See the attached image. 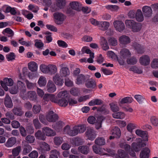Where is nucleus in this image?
Masks as SVG:
<instances>
[{
  "instance_id": "nucleus-1",
  "label": "nucleus",
  "mask_w": 158,
  "mask_h": 158,
  "mask_svg": "<svg viewBox=\"0 0 158 158\" xmlns=\"http://www.w3.org/2000/svg\"><path fill=\"white\" fill-rule=\"evenodd\" d=\"M126 26L131 29L134 32H137L141 28V24L135 22L132 20H126L125 22Z\"/></svg>"
},
{
  "instance_id": "nucleus-2",
  "label": "nucleus",
  "mask_w": 158,
  "mask_h": 158,
  "mask_svg": "<svg viewBox=\"0 0 158 158\" xmlns=\"http://www.w3.org/2000/svg\"><path fill=\"white\" fill-rule=\"evenodd\" d=\"M21 90L20 95L23 96L22 94L24 95L26 92V87L25 84L22 81H18L17 82V88L16 89V92H13V91H11V93L12 94H15L17 93L18 90Z\"/></svg>"
},
{
  "instance_id": "nucleus-3",
  "label": "nucleus",
  "mask_w": 158,
  "mask_h": 158,
  "mask_svg": "<svg viewBox=\"0 0 158 158\" xmlns=\"http://www.w3.org/2000/svg\"><path fill=\"white\" fill-rule=\"evenodd\" d=\"M1 85L4 89L7 91L8 88L7 86H12L13 85L14 82L13 80L11 78H5L3 79V81H0Z\"/></svg>"
},
{
  "instance_id": "nucleus-4",
  "label": "nucleus",
  "mask_w": 158,
  "mask_h": 158,
  "mask_svg": "<svg viewBox=\"0 0 158 158\" xmlns=\"http://www.w3.org/2000/svg\"><path fill=\"white\" fill-rule=\"evenodd\" d=\"M53 16L55 19V23L58 25L62 23L66 18V16L58 12L54 13Z\"/></svg>"
},
{
  "instance_id": "nucleus-5",
  "label": "nucleus",
  "mask_w": 158,
  "mask_h": 158,
  "mask_svg": "<svg viewBox=\"0 0 158 158\" xmlns=\"http://www.w3.org/2000/svg\"><path fill=\"white\" fill-rule=\"evenodd\" d=\"M77 130L75 126L71 128L69 125L66 126L64 128V131L65 133L72 136H76L78 134Z\"/></svg>"
},
{
  "instance_id": "nucleus-6",
  "label": "nucleus",
  "mask_w": 158,
  "mask_h": 158,
  "mask_svg": "<svg viewBox=\"0 0 158 158\" xmlns=\"http://www.w3.org/2000/svg\"><path fill=\"white\" fill-rule=\"evenodd\" d=\"M139 141L137 143H133L131 146L134 150L136 152L139 151L141 148L146 146V144L142 142L141 139H139Z\"/></svg>"
},
{
  "instance_id": "nucleus-7",
  "label": "nucleus",
  "mask_w": 158,
  "mask_h": 158,
  "mask_svg": "<svg viewBox=\"0 0 158 158\" xmlns=\"http://www.w3.org/2000/svg\"><path fill=\"white\" fill-rule=\"evenodd\" d=\"M58 116L52 111L48 112L46 115L47 120L49 122H54L58 119Z\"/></svg>"
},
{
  "instance_id": "nucleus-8",
  "label": "nucleus",
  "mask_w": 158,
  "mask_h": 158,
  "mask_svg": "<svg viewBox=\"0 0 158 158\" xmlns=\"http://www.w3.org/2000/svg\"><path fill=\"white\" fill-rule=\"evenodd\" d=\"M114 27L116 30L121 32L125 28V25L121 21L115 20L113 23Z\"/></svg>"
},
{
  "instance_id": "nucleus-9",
  "label": "nucleus",
  "mask_w": 158,
  "mask_h": 158,
  "mask_svg": "<svg viewBox=\"0 0 158 158\" xmlns=\"http://www.w3.org/2000/svg\"><path fill=\"white\" fill-rule=\"evenodd\" d=\"M85 133L88 139L91 140H93L96 136V132L92 128H88Z\"/></svg>"
},
{
  "instance_id": "nucleus-10",
  "label": "nucleus",
  "mask_w": 158,
  "mask_h": 158,
  "mask_svg": "<svg viewBox=\"0 0 158 158\" xmlns=\"http://www.w3.org/2000/svg\"><path fill=\"white\" fill-rule=\"evenodd\" d=\"M142 11L145 17H149L152 16V11L151 8L148 6H144L142 8Z\"/></svg>"
},
{
  "instance_id": "nucleus-11",
  "label": "nucleus",
  "mask_w": 158,
  "mask_h": 158,
  "mask_svg": "<svg viewBox=\"0 0 158 158\" xmlns=\"http://www.w3.org/2000/svg\"><path fill=\"white\" fill-rule=\"evenodd\" d=\"M135 133L138 136L141 137L143 141H148V135L146 131H143L139 129H137L135 131Z\"/></svg>"
},
{
  "instance_id": "nucleus-12",
  "label": "nucleus",
  "mask_w": 158,
  "mask_h": 158,
  "mask_svg": "<svg viewBox=\"0 0 158 158\" xmlns=\"http://www.w3.org/2000/svg\"><path fill=\"white\" fill-rule=\"evenodd\" d=\"M70 7L73 10L77 11H80L81 9V4L77 1H73L69 4Z\"/></svg>"
},
{
  "instance_id": "nucleus-13",
  "label": "nucleus",
  "mask_w": 158,
  "mask_h": 158,
  "mask_svg": "<svg viewBox=\"0 0 158 158\" xmlns=\"http://www.w3.org/2000/svg\"><path fill=\"white\" fill-rule=\"evenodd\" d=\"M139 63L143 65H147L150 63V59L148 55H143L139 59Z\"/></svg>"
},
{
  "instance_id": "nucleus-14",
  "label": "nucleus",
  "mask_w": 158,
  "mask_h": 158,
  "mask_svg": "<svg viewBox=\"0 0 158 158\" xmlns=\"http://www.w3.org/2000/svg\"><path fill=\"white\" fill-rule=\"evenodd\" d=\"M85 85L87 88L91 89H95L96 87V82L92 78L87 80L85 83Z\"/></svg>"
},
{
  "instance_id": "nucleus-15",
  "label": "nucleus",
  "mask_w": 158,
  "mask_h": 158,
  "mask_svg": "<svg viewBox=\"0 0 158 158\" xmlns=\"http://www.w3.org/2000/svg\"><path fill=\"white\" fill-rule=\"evenodd\" d=\"M53 80L55 84L59 86H62L64 82L63 79H61L60 76L58 74H56L53 77Z\"/></svg>"
},
{
  "instance_id": "nucleus-16",
  "label": "nucleus",
  "mask_w": 158,
  "mask_h": 158,
  "mask_svg": "<svg viewBox=\"0 0 158 158\" xmlns=\"http://www.w3.org/2000/svg\"><path fill=\"white\" fill-rule=\"evenodd\" d=\"M43 132L48 136H54L56 135V132L52 130L48 127H44L42 128Z\"/></svg>"
},
{
  "instance_id": "nucleus-17",
  "label": "nucleus",
  "mask_w": 158,
  "mask_h": 158,
  "mask_svg": "<svg viewBox=\"0 0 158 158\" xmlns=\"http://www.w3.org/2000/svg\"><path fill=\"white\" fill-rule=\"evenodd\" d=\"M150 150L147 147L143 149L139 154L140 158H149Z\"/></svg>"
},
{
  "instance_id": "nucleus-18",
  "label": "nucleus",
  "mask_w": 158,
  "mask_h": 158,
  "mask_svg": "<svg viewBox=\"0 0 158 158\" xmlns=\"http://www.w3.org/2000/svg\"><path fill=\"white\" fill-rule=\"evenodd\" d=\"M120 43L123 45H126L129 44L130 42V39L127 36L122 35L119 39Z\"/></svg>"
},
{
  "instance_id": "nucleus-19",
  "label": "nucleus",
  "mask_w": 158,
  "mask_h": 158,
  "mask_svg": "<svg viewBox=\"0 0 158 158\" xmlns=\"http://www.w3.org/2000/svg\"><path fill=\"white\" fill-rule=\"evenodd\" d=\"M16 142V139L15 137H11L8 139L5 143V145L7 148H10L14 145Z\"/></svg>"
},
{
  "instance_id": "nucleus-20",
  "label": "nucleus",
  "mask_w": 158,
  "mask_h": 158,
  "mask_svg": "<svg viewBox=\"0 0 158 158\" xmlns=\"http://www.w3.org/2000/svg\"><path fill=\"white\" fill-rule=\"evenodd\" d=\"M87 76H89L88 75H84L81 74L77 76L76 79V84L78 85L84 84L86 80Z\"/></svg>"
},
{
  "instance_id": "nucleus-21",
  "label": "nucleus",
  "mask_w": 158,
  "mask_h": 158,
  "mask_svg": "<svg viewBox=\"0 0 158 158\" xmlns=\"http://www.w3.org/2000/svg\"><path fill=\"white\" fill-rule=\"evenodd\" d=\"M120 53L121 56L124 59H128L131 56V53L126 48L122 49L120 52Z\"/></svg>"
},
{
  "instance_id": "nucleus-22",
  "label": "nucleus",
  "mask_w": 158,
  "mask_h": 158,
  "mask_svg": "<svg viewBox=\"0 0 158 158\" xmlns=\"http://www.w3.org/2000/svg\"><path fill=\"white\" fill-rule=\"evenodd\" d=\"M133 101V99L131 97H126L123 98L118 102V104L119 106H121L122 104H130Z\"/></svg>"
},
{
  "instance_id": "nucleus-23",
  "label": "nucleus",
  "mask_w": 158,
  "mask_h": 158,
  "mask_svg": "<svg viewBox=\"0 0 158 158\" xmlns=\"http://www.w3.org/2000/svg\"><path fill=\"white\" fill-rule=\"evenodd\" d=\"M110 26V23L107 21L99 22L98 27L102 31L106 30Z\"/></svg>"
},
{
  "instance_id": "nucleus-24",
  "label": "nucleus",
  "mask_w": 158,
  "mask_h": 158,
  "mask_svg": "<svg viewBox=\"0 0 158 158\" xmlns=\"http://www.w3.org/2000/svg\"><path fill=\"white\" fill-rule=\"evenodd\" d=\"M4 103L7 107L10 108L13 107V104L11 99L9 95H6L4 99Z\"/></svg>"
},
{
  "instance_id": "nucleus-25",
  "label": "nucleus",
  "mask_w": 158,
  "mask_h": 158,
  "mask_svg": "<svg viewBox=\"0 0 158 158\" xmlns=\"http://www.w3.org/2000/svg\"><path fill=\"white\" fill-rule=\"evenodd\" d=\"M133 46L138 53L142 54L144 53V50L143 46H141L140 44L135 42L133 44Z\"/></svg>"
},
{
  "instance_id": "nucleus-26",
  "label": "nucleus",
  "mask_w": 158,
  "mask_h": 158,
  "mask_svg": "<svg viewBox=\"0 0 158 158\" xmlns=\"http://www.w3.org/2000/svg\"><path fill=\"white\" fill-rule=\"evenodd\" d=\"M78 150L79 152L85 155L88 154L89 151V147L87 145L80 146L78 148Z\"/></svg>"
},
{
  "instance_id": "nucleus-27",
  "label": "nucleus",
  "mask_w": 158,
  "mask_h": 158,
  "mask_svg": "<svg viewBox=\"0 0 158 158\" xmlns=\"http://www.w3.org/2000/svg\"><path fill=\"white\" fill-rule=\"evenodd\" d=\"M2 34L6 35L8 37L12 38L14 35V31L10 28H7L2 32Z\"/></svg>"
},
{
  "instance_id": "nucleus-28",
  "label": "nucleus",
  "mask_w": 158,
  "mask_h": 158,
  "mask_svg": "<svg viewBox=\"0 0 158 158\" xmlns=\"http://www.w3.org/2000/svg\"><path fill=\"white\" fill-rule=\"evenodd\" d=\"M39 149L46 151H49L50 150L49 145L44 142H41L39 143Z\"/></svg>"
},
{
  "instance_id": "nucleus-29",
  "label": "nucleus",
  "mask_w": 158,
  "mask_h": 158,
  "mask_svg": "<svg viewBox=\"0 0 158 158\" xmlns=\"http://www.w3.org/2000/svg\"><path fill=\"white\" fill-rule=\"evenodd\" d=\"M55 95L53 94H45L43 97L44 101L48 102L49 100L54 102L55 100Z\"/></svg>"
},
{
  "instance_id": "nucleus-30",
  "label": "nucleus",
  "mask_w": 158,
  "mask_h": 158,
  "mask_svg": "<svg viewBox=\"0 0 158 158\" xmlns=\"http://www.w3.org/2000/svg\"><path fill=\"white\" fill-rule=\"evenodd\" d=\"M35 136L36 139L44 140L45 139L46 137L44 133L43 132H42L41 130H39L36 132L35 134Z\"/></svg>"
},
{
  "instance_id": "nucleus-31",
  "label": "nucleus",
  "mask_w": 158,
  "mask_h": 158,
  "mask_svg": "<svg viewBox=\"0 0 158 158\" xmlns=\"http://www.w3.org/2000/svg\"><path fill=\"white\" fill-rule=\"evenodd\" d=\"M103 102L101 99L98 98L93 99L89 102L88 103L89 106H93L94 105H100L102 104Z\"/></svg>"
},
{
  "instance_id": "nucleus-32",
  "label": "nucleus",
  "mask_w": 158,
  "mask_h": 158,
  "mask_svg": "<svg viewBox=\"0 0 158 158\" xmlns=\"http://www.w3.org/2000/svg\"><path fill=\"white\" fill-rule=\"evenodd\" d=\"M54 102L58 103L60 106L65 107L68 104V102L65 98H61L58 100L55 98Z\"/></svg>"
},
{
  "instance_id": "nucleus-33",
  "label": "nucleus",
  "mask_w": 158,
  "mask_h": 158,
  "mask_svg": "<svg viewBox=\"0 0 158 158\" xmlns=\"http://www.w3.org/2000/svg\"><path fill=\"white\" fill-rule=\"evenodd\" d=\"M48 91L50 93H53L56 89L55 85L51 81H49L48 83Z\"/></svg>"
},
{
  "instance_id": "nucleus-34",
  "label": "nucleus",
  "mask_w": 158,
  "mask_h": 158,
  "mask_svg": "<svg viewBox=\"0 0 158 158\" xmlns=\"http://www.w3.org/2000/svg\"><path fill=\"white\" fill-rule=\"evenodd\" d=\"M112 116L115 118L122 119L124 118L125 114L122 112H117L113 114Z\"/></svg>"
},
{
  "instance_id": "nucleus-35",
  "label": "nucleus",
  "mask_w": 158,
  "mask_h": 158,
  "mask_svg": "<svg viewBox=\"0 0 158 158\" xmlns=\"http://www.w3.org/2000/svg\"><path fill=\"white\" fill-rule=\"evenodd\" d=\"M29 69L32 72L36 71L37 69V64L35 62L31 61L28 64Z\"/></svg>"
},
{
  "instance_id": "nucleus-36",
  "label": "nucleus",
  "mask_w": 158,
  "mask_h": 158,
  "mask_svg": "<svg viewBox=\"0 0 158 158\" xmlns=\"http://www.w3.org/2000/svg\"><path fill=\"white\" fill-rule=\"evenodd\" d=\"M135 17L136 20L138 22H141L143 20V16L140 9H138L137 10Z\"/></svg>"
},
{
  "instance_id": "nucleus-37",
  "label": "nucleus",
  "mask_w": 158,
  "mask_h": 158,
  "mask_svg": "<svg viewBox=\"0 0 158 158\" xmlns=\"http://www.w3.org/2000/svg\"><path fill=\"white\" fill-rule=\"evenodd\" d=\"M112 133L113 135H114L115 137L116 138H119L121 135L120 130L117 127H115L113 129Z\"/></svg>"
},
{
  "instance_id": "nucleus-38",
  "label": "nucleus",
  "mask_w": 158,
  "mask_h": 158,
  "mask_svg": "<svg viewBox=\"0 0 158 158\" xmlns=\"http://www.w3.org/2000/svg\"><path fill=\"white\" fill-rule=\"evenodd\" d=\"M28 97L31 101H36L37 95L36 92L33 91H30L28 93Z\"/></svg>"
},
{
  "instance_id": "nucleus-39",
  "label": "nucleus",
  "mask_w": 158,
  "mask_h": 158,
  "mask_svg": "<svg viewBox=\"0 0 158 158\" xmlns=\"http://www.w3.org/2000/svg\"><path fill=\"white\" fill-rule=\"evenodd\" d=\"M48 68V73L53 74L57 72V68L56 65L53 64H49Z\"/></svg>"
},
{
  "instance_id": "nucleus-40",
  "label": "nucleus",
  "mask_w": 158,
  "mask_h": 158,
  "mask_svg": "<svg viewBox=\"0 0 158 158\" xmlns=\"http://www.w3.org/2000/svg\"><path fill=\"white\" fill-rule=\"evenodd\" d=\"M134 98L140 104H142L146 101L145 98L143 96L139 94L135 95Z\"/></svg>"
},
{
  "instance_id": "nucleus-41",
  "label": "nucleus",
  "mask_w": 158,
  "mask_h": 158,
  "mask_svg": "<svg viewBox=\"0 0 158 158\" xmlns=\"http://www.w3.org/2000/svg\"><path fill=\"white\" fill-rule=\"evenodd\" d=\"M12 111L13 114L17 116H21L23 114V112L21 108H14Z\"/></svg>"
},
{
  "instance_id": "nucleus-42",
  "label": "nucleus",
  "mask_w": 158,
  "mask_h": 158,
  "mask_svg": "<svg viewBox=\"0 0 158 158\" xmlns=\"http://www.w3.org/2000/svg\"><path fill=\"white\" fill-rule=\"evenodd\" d=\"M95 143L96 144L99 146H102L105 144V140L102 137H99L97 138L95 140Z\"/></svg>"
},
{
  "instance_id": "nucleus-43",
  "label": "nucleus",
  "mask_w": 158,
  "mask_h": 158,
  "mask_svg": "<svg viewBox=\"0 0 158 158\" xmlns=\"http://www.w3.org/2000/svg\"><path fill=\"white\" fill-rule=\"evenodd\" d=\"M118 153L119 156L121 158H130L128 153L123 150H118Z\"/></svg>"
},
{
  "instance_id": "nucleus-44",
  "label": "nucleus",
  "mask_w": 158,
  "mask_h": 158,
  "mask_svg": "<svg viewBox=\"0 0 158 158\" xmlns=\"http://www.w3.org/2000/svg\"><path fill=\"white\" fill-rule=\"evenodd\" d=\"M61 75L63 77H66L69 75L70 73L69 69L66 67L62 68L60 71Z\"/></svg>"
},
{
  "instance_id": "nucleus-45",
  "label": "nucleus",
  "mask_w": 158,
  "mask_h": 158,
  "mask_svg": "<svg viewBox=\"0 0 158 158\" xmlns=\"http://www.w3.org/2000/svg\"><path fill=\"white\" fill-rule=\"evenodd\" d=\"M97 111L102 112L105 114H108L109 112V110L106 108V106L104 105L98 107L97 109Z\"/></svg>"
},
{
  "instance_id": "nucleus-46",
  "label": "nucleus",
  "mask_w": 158,
  "mask_h": 158,
  "mask_svg": "<svg viewBox=\"0 0 158 158\" xmlns=\"http://www.w3.org/2000/svg\"><path fill=\"white\" fill-rule=\"evenodd\" d=\"M129 70L134 73L138 74H141L143 73V71L140 68H138L135 66H133L130 68Z\"/></svg>"
},
{
  "instance_id": "nucleus-47",
  "label": "nucleus",
  "mask_w": 158,
  "mask_h": 158,
  "mask_svg": "<svg viewBox=\"0 0 158 158\" xmlns=\"http://www.w3.org/2000/svg\"><path fill=\"white\" fill-rule=\"evenodd\" d=\"M56 4L60 9H62L64 7L66 2L65 0H56Z\"/></svg>"
},
{
  "instance_id": "nucleus-48",
  "label": "nucleus",
  "mask_w": 158,
  "mask_h": 158,
  "mask_svg": "<svg viewBox=\"0 0 158 158\" xmlns=\"http://www.w3.org/2000/svg\"><path fill=\"white\" fill-rule=\"evenodd\" d=\"M109 105L110 106V109L112 112H115L119 111V107L117 104L112 102L110 103Z\"/></svg>"
},
{
  "instance_id": "nucleus-49",
  "label": "nucleus",
  "mask_w": 158,
  "mask_h": 158,
  "mask_svg": "<svg viewBox=\"0 0 158 158\" xmlns=\"http://www.w3.org/2000/svg\"><path fill=\"white\" fill-rule=\"evenodd\" d=\"M71 143L74 146H78L80 144H82V141L81 139L76 138L72 139Z\"/></svg>"
},
{
  "instance_id": "nucleus-50",
  "label": "nucleus",
  "mask_w": 158,
  "mask_h": 158,
  "mask_svg": "<svg viewBox=\"0 0 158 158\" xmlns=\"http://www.w3.org/2000/svg\"><path fill=\"white\" fill-rule=\"evenodd\" d=\"M60 155L59 151L56 150L51 151L49 158H58V156Z\"/></svg>"
},
{
  "instance_id": "nucleus-51",
  "label": "nucleus",
  "mask_w": 158,
  "mask_h": 158,
  "mask_svg": "<svg viewBox=\"0 0 158 158\" xmlns=\"http://www.w3.org/2000/svg\"><path fill=\"white\" fill-rule=\"evenodd\" d=\"M46 80L45 77L41 76L39 78L38 81V83L40 86H44L45 85L46 83Z\"/></svg>"
},
{
  "instance_id": "nucleus-52",
  "label": "nucleus",
  "mask_w": 158,
  "mask_h": 158,
  "mask_svg": "<svg viewBox=\"0 0 158 158\" xmlns=\"http://www.w3.org/2000/svg\"><path fill=\"white\" fill-rule=\"evenodd\" d=\"M32 150V148L30 145H25L24 146L23 153L24 155L30 152Z\"/></svg>"
},
{
  "instance_id": "nucleus-53",
  "label": "nucleus",
  "mask_w": 158,
  "mask_h": 158,
  "mask_svg": "<svg viewBox=\"0 0 158 158\" xmlns=\"http://www.w3.org/2000/svg\"><path fill=\"white\" fill-rule=\"evenodd\" d=\"M53 141L55 145H59L62 143L63 139L61 137H55L54 138Z\"/></svg>"
},
{
  "instance_id": "nucleus-54",
  "label": "nucleus",
  "mask_w": 158,
  "mask_h": 158,
  "mask_svg": "<svg viewBox=\"0 0 158 158\" xmlns=\"http://www.w3.org/2000/svg\"><path fill=\"white\" fill-rule=\"evenodd\" d=\"M68 93L66 90H64L59 92L57 94V97L61 98H65L67 97Z\"/></svg>"
},
{
  "instance_id": "nucleus-55",
  "label": "nucleus",
  "mask_w": 158,
  "mask_h": 158,
  "mask_svg": "<svg viewBox=\"0 0 158 158\" xmlns=\"http://www.w3.org/2000/svg\"><path fill=\"white\" fill-rule=\"evenodd\" d=\"M21 150L20 146H18L14 148L12 151V154L14 156H17Z\"/></svg>"
},
{
  "instance_id": "nucleus-56",
  "label": "nucleus",
  "mask_w": 158,
  "mask_h": 158,
  "mask_svg": "<svg viewBox=\"0 0 158 158\" xmlns=\"http://www.w3.org/2000/svg\"><path fill=\"white\" fill-rule=\"evenodd\" d=\"M70 93L73 96H77L79 94L80 90L77 88H73L71 89Z\"/></svg>"
},
{
  "instance_id": "nucleus-57",
  "label": "nucleus",
  "mask_w": 158,
  "mask_h": 158,
  "mask_svg": "<svg viewBox=\"0 0 158 158\" xmlns=\"http://www.w3.org/2000/svg\"><path fill=\"white\" fill-rule=\"evenodd\" d=\"M48 65H47L45 64H42L40 66V69L41 71L45 73H48Z\"/></svg>"
},
{
  "instance_id": "nucleus-58",
  "label": "nucleus",
  "mask_w": 158,
  "mask_h": 158,
  "mask_svg": "<svg viewBox=\"0 0 158 158\" xmlns=\"http://www.w3.org/2000/svg\"><path fill=\"white\" fill-rule=\"evenodd\" d=\"M77 131L78 133H82L84 132L86 130V127L83 125H78L75 126Z\"/></svg>"
},
{
  "instance_id": "nucleus-59",
  "label": "nucleus",
  "mask_w": 158,
  "mask_h": 158,
  "mask_svg": "<svg viewBox=\"0 0 158 158\" xmlns=\"http://www.w3.org/2000/svg\"><path fill=\"white\" fill-rule=\"evenodd\" d=\"M137 61V59L135 57H132L130 59H127V63L129 64L133 65L136 63Z\"/></svg>"
},
{
  "instance_id": "nucleus-60",
  "label": "nucleus",
  "mask_w": 158,
  "mask_h": 158,
  "mask_svg": "<svg viewBox=\"0 0 158 158\" xmlns=\"http://www.w3.org/2000/svg\"><path fill=\"white\" fill-rule=\"evenodd\" d=\"M6 57L8 61H12L15 59V55L14 53L11 52L6 56Z\"/></svg>"
},
{
  "instance_id": "nucleus-61",
  "label": "nucleus",
  "mask_w": 158,
  "mask_h": 158,
  "mask_svg": "<svg viewBox=\"0 0 158 158\" xmlns=\"http://www.w3.org/2000/svg\"><path fill=\"white\" fill-rule=\"evenodd\" d=\"M119 146L122 148L124 149L125 151L128 152L131 149L130 146L125 143H121L119 144Z\"/></svg>"
},
{
  "instance_id": "nucleus-62",
  "label": "nucleus",
  "mask_w": 158,
  "mask_h": 158,
  "mask_svg": "<svg viewBox=\"0 0 158 158\" xmlns=\"http://www.w3.org/2000/svg\"><path fill=\"white\" fill-rule=\"evenodd\" d=\"M45 34L46 35L45 36L46 40L47 41V43H49L52 41V37L51 33L48 31L45 32Z\"/></svg>"
},
{
  "instance_id": "nucleus-63",
  "label": "nucleus",
  "mask_w": 158,
  "mask_h": 158,
  "mask_svg": "<svg viewBox=\"0 0 158 158\" xmlns=\"http://www.w3.org/2000/svg\"><path fill=\"white\" fill-rule=\"evenodd\" d=\"M94 152L96 154H102V149L99 147H98L96 145H94L92 147Z\"/></svg>"
},
{
  "instance_id": "nucleus-64",
  "label": "nucleus",
  "mask_w": 158,
  "mask_h": 158,
  "mask_svg": "<svg viewBox=\"0 0 158 158\" xmlns=\"http://www.w3.org/2000/svg\"><path fill=\"white\" fill-rule=\"evenodd\" d=\"M152 124L155 126H158V118L152 117L150 119Z\"/></svg>"
}]
</instances>
